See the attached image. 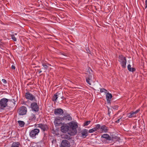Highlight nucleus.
Returning <instances> with one entry per match:
<instances>
[{"mask_svg": "<svg viewBox=\"0 0 147 147\" xmlns=\"http://www.w3.org/2000/svg\"><path fill=\"white\" fill-rule=\"evenodd\" d=\"M70 128V135L74 136L77 132V129L78 127V123L76 121H72L68 123Z\"/></svg>", "mask_w": 147, "mask_h": 147, "instance_id": "1", "label": "nucleus"}, {"mask_svg": "<svg viewBox=\"0 0 147 147\" xmlns=\"http://www.w3.org/2000/svg\"><path fill=\"white\" fill-rule=\"evenodd\" d=\"M86 81L89 85H91L92 81V76L93 75L92 71L90 68L88 69L86 73Z\"/></svg>", "mask_w": 147, "mask_h": 147, "instance_id": "2", "label": "nucleus"}, {"mask_svg": "<svg viewBox=\"0 0 147 147\" xmlns=\"http://www.w3.org/2000/svg\"><path fill=\"white\" fill-rule=\"evenodd\" d=\"M118 58V61L122 67L124 68H126L127 63L126 58L123 56L121 55L119 56Z\"/></svg>", "mask_w": 147, "mask_h": 147, "instance_id": "3", "label": "nucleus"}, {"mask_svg": "<svg viewBox=\"0 0 147 147\" xmlns=\"http://www.w3.org/2000/svg\"><path fill=\"white\" fill-rule=\"evenodd\" d=\"M8 99L3 98L1 99L0 100V109H3L7 106V102H8Z\"/></svg>", "mask_w": 147, "mask_h": 147, "instance_id": "4", "label": "nucleus"}, {"mask_svg": "<svg viewBox=\"0 0 147 147\" xmlns=\"http://www.w3.org/2000/svg\"><path fill=\"white\" fill-rule=\"evenodd\" d=\"M39 131V130L37 129H32L31 130L30 132V136L32 138H35L36 136L38 135Z\"/></svg>", "mask_w": 147, "mask_h": 147, "instance_id": "5", "label": "nucleus"}, {"mask_svg": "<svg viewBox=\"0 0 147 147\" xmlns=\"http://www.w3.org/2000/svg\"><path fill=\"white\" fill-rule=\"evenodd\" d=\"M25 97L26 99L31 101L36 100L35 97L32 94L29 92H27L25 93Z\"/></svg>", "mask_w": 147, "mask_h": 147, "instance_id": "6", "label": "nucleus"}, {"mask_svg": "<svg viewBox=\"0 0 147 147\" xmlns=\"http://www.w3.org/2000/svg\"><path fill=\"white\" fill-rule=\"evenodd\" d=\"M101 138L102 142L105 143L106 142V141H110L111 140V137L107 134H103L102 135Z\"/></svg>", "mask_w": 147, "mask_h": 147, "instance_id": "7", "label": "nucleus"}, {"mask_svg": "<svg viewBox=\"0 0 147 147\" xmlns=\"http://www.w3.org/2000/svg\"><path fill=\"white\" fill-rule=\"evenodd\" d=\"M63 121L62 117H58L55 118L54 122V124L55 126H59L61 124V121Z\"/></svg>", "mask_w": 147, "mask_h": 147, "instance_id": "8", "label": "nucleus"}, {"mask_svg": "<svg viewBox=\"0 0 147 147\" xmlns=\"http://www.w3.org/2000/svg\"><path fill=\"white\" fill-rule=\"evenodd\" d=\"M69 129V126L67 124H63L61 127V130L63 133H66Z\"/></svg>", "mask_w": 147, "mask_h": 147, "instance_id": "9", "label": "nucleus"}, {"mask_svg": "<svg viewBox=\"0 0 147 147\" xmlns=\"http://www.w3.org/2000/svg\"><path fill=\"white\" fill-rule=\"evenodd\" d=\"M27 111V108L24 106H22L19 109V114L20 115H23L26 114Z\"/></svg>", "mask_w": 147, "mask_h": 147, "instance_id": "10", "label": "nucleus"}, {"mask_svg": "<svg viewBox=\"0 0 147 147\" xmlns=\"http://www.w3.org/2000/svg\"><path fill=\"white\" fill-rule=\"evenodd\" d=\"M70 142L66 140H63L61 142L60 147H70Z\"/></svg>", "mask_w": 147, "mask_h": 147, "instance_id": "11", "label": "nucleus"}, {"mask_svg": "<svg viewBox=\"0 0 147 147\" xmlns=\"http://www.w3.org/2000/svg\"><path fill=\"white\" fill-rule=\"evenodd\" d=\"M100 133H107L109 130L108 127L104 125L100 126Z\"/></svg>", "mask_w": 147, "mask_h": 147, "instance_id": "12", "label": "nucleus"}, {"mask_svg": "<svg viewBox=\"0 0 147 147\" xmlns=\"http://www.w3.org/2000/svg\"><path fill=\"white\" fill-rule=\"evenodd\" d=\"M31 107L34 111H38V107L36 102H33L31 103Z\"/></svg>", "mask_w": 147, "mask_h": 147, "instance_id": "13", "label": "nucleus"}, {"mask_svg": "<svg viewBox=\"0 0 147 147\" xmlns=\"http://www.w3.org/2000/svg\"><path fill=\"white\" fill-rule=\"evenodd\" d=\"M54 112L56 115H61L63 113V111L61 109H55Z\"/></svg>", "mask_w": 147, "mask_h": 147, "instance_id": "14", "label": "nucleus"}, {"mask_svg": "<svg viewBox=\"0 0 147 147\" xmlns=\"http://www.w3.org/2000/svg\"><path fill=\"white\" fill-rule=\"evenodd\" d=\"M106 98L107 103H110L112 96L111 93L108 92L106 95Z\"/></svg>", "mask_w": 147, "mask_h": 147, "instance_id": "15", "label": "nucleus"}, {"mask_svg": "<svg viewBox=\"0 0 147 147\" xmlns=\"http://www.w3.org/2000/svg\"><path fill=\"white\" fill-rule=\"evenodd\" d=\"M37 127L40 128L43 131L47 130L48 128V127L46 125H43L41 124H38Z\"/></svg>", "mask_w": 147, "mask_h": 147, "instance_id": "16", "label": "nucleus"}, {"mask_svg": "<svg viewBox=\"0 0 147 147\" xmlns=\"http://www.w3.org/2000/svg\"><path fill=\"white\" fill-rule=\"evenodd\" d=\"M88 130L86 129H84L81 131V134L82 137L85 138L87 136H88Z\"/></svg>", "mask_w": 147, "mask_h": 147, "instance_id": "17", "label": "nucleus"}, {"mask_svg": "<svg viewBox=\"0 0 147 147\" xmlns=\"http://www.w3.org/2000/svg\"><path fill=\"white\" fill-rule=\"evenodd\" d=\"M63 119V120L65 119L68 120H71L72 119L71 117L69 115L66 114L64 115L63 117H62Z\"/></svg>", "mask_w": 147, "mask_h": 147, "instance_id": "18", "label": "nucleus"}, {"mask_svg": "<svg viewBox=\"0 0 147 147\" xmlns=\"http://www.w3.org/2000/svg\"><path fill=\"white\" fill-rule=\"evenodd\" d=\"M56 94L58 98L59 99H63V93L61 92H57Z\"/></svg>", "mask_w": 147, "mask_h": 147, "instance_id": "19", "label": "nucleus"}, {"mask_svg": "<svg viewBox=\"0 0 147 147\" xmlns=\"http://www.w3.org/2000/svg\"><path fill=\"white\" fill-rule=\"evenodd\" d=\"M19 142H14L12 143L11 147H19Z\"/></svg>", "mask_w": 147, "mask_h": 147, "instance_id": "20", "label": "nucleus"}, {"mask_svg": "<svg viewBox=\"0 0 147 147\" xmlns=\"http://www.w3.org/2000/svg\"><path fill=\"white\" fill-rule=\"evenodd\" d=\"M18 123L19 125L21 127H23L24 126L25 123L24 122L21 121H18Z\"/></svg>", "mask_w": 147, "mask_h": 147, "instance_id": "21", "label": "nucleus"}, {"mask_svg": "<svg viewBox=\"0 0 147 147\" xmlns=\"http://www.w3.org/2000/svg\"><path fill=\"white\" fill-rule=\"evenodd\" d=\"M136 114L134 112L131 113H129L128 114V117L129 118H131L133 117H134L135 116Z\"/></svg>", "mask_w": 147, "mask_h": 147, "instance_id": "22", "label": "nucleus"}, {"mask_svg": "<svg viewBox=\"0 0 147 147\" xmlns=\"http://www.w3.org/2000/svg\"><path fill=\"white\" fill-rule=\"evenodd\" d=\"M100 125L99 124H97L96 125L95 127H94L96 131H97L98 129H100Z\"/></svg>", "mask_w": 147, "mask_h": 147, "instance_id": "23", "label": "nucleus"}, {"mask_svg": "<svg viewBox=\"0 0 147 147\" xmlns=\"http://www.w3.org/2000/svg\"><path fill=\"white\" fill-rule=\"evenodd\" d=\"M42 66L44 67V69H46L48 68L49 66H51V65L49 64H47V65L43 63L42 64Z\"/></svg>", "mask_w": 147, "mask_h": 147, "instance_id": "24", "label": "nucleus"}, {"mask_svg": "<svg viewBox=\"0 0 147 147\" xmlns=\"http://www.w3.org/2000/svg\"><path fill=\"white\" fill-rule=\"evenodd\" d=\"M57 98V96L56 94L53 96L52 99L53 101L56 102Z\"/></svg>", "mask_w": 147, "mask_h": 147, "instance_id": "25", "label": "nucleus"}, {"mask_svg": "<svg viewBox=\"0 0 147 147\" xmlns=\"http://www.w3.org/2000/svg\"><path fill=\"white\" fill-rule=\"evenodd\" d=\"M100 92H104L106 93V94H107L108 92V91H107L106 89L104 88H100Z\"/></svg>", "mask_w": 147, "mask_h": 147, "instance_id": "26", "label": "nucleus"}, {"mask_svg": "<svg viewBox=\"0 0 147 147\" xmlns=\"http://www.w3.org/2000/svg\"><path fill=\"white\" fill-rule=\"evenodd\" d=\"M122 117H121L119 119H118L115 122L117 123H119L120 122L122 121L123 120V119H122Z\"/></svg>", "mask_w": 147, "mask_h": 147, "instance_id": "27", "label": "nucleus"}, {"mask_svg": "<svg viewBox=\"0 0 147 147\" xmlns=\"http://www.w3.org/2000/svg\"><path fill=\"white\" fill-rule=\"evenodd\" d=\"M11 37L12 39L14 41H16L17 40V39L15 37L14 35H11Z\"/></svg>", "mask_w": 147, "mask_h": 147, "instance_id": "28", "label": "nucleus"}, {"mask_svg": "<svg viewBox=\"0 0 147 147\" xmlns=\"http://www.w3.org/2000/svg\"><path fill=\"white\" fill-rule=\"evenodd\" d=\"M95 131H96L95 129L93 128L92 129H89L88 131V132L90 133H92Z\"/></svg>", "mask_w": 147, "mask_h": 147, "instance_id": "29", "label": "nucleus"}, {"mask_svg": "<svg viewBox=\"0 0 147 147\" xmlns=\"http://www.w3.org/2000/svg\"><path fill=\"white\" fill-rule=\"evenodd\" d=\"M90 123V121H86L84 123V125L87 126Z\"/></svg>", "mask_w": 147, "mask_h": 147, "instance_id": "30", "label": "nucleus"}, {"mask_svg": "<svg viewBox=\"0 0 147 147\" xmlns=\"http://www.w3.org/2000/svg\"><path fill=\"white\" fill-rule=\"evenodd\" d=\"M135 70L136 69L135 68L133 67H131L130 68V69L129 70V71H130L134 72L135 71Z\"/></svg>", "mask_w": 147, "mask_h": 147, "instance_id": "31", "label": "nucleus"}, {"mask_svg": "<svg viewBox=\"0 0 147 147\" xmlns=\"http://www.w3.org/2000/svg\"><path fill=\"white\" fill-rule=\"evenodd\" d=\"M2 82L4 84H6L7 83L6 80L4 79H2Z\"/></svg>", "mask_w": 147, "mask_h": 147, "instance_id": "32", "label": "nucleus"}, {"mask_svg": "<svg viewBox=\"0 0 147 147\" xmlns=\"http://www.w3.org/2000/svg\"><path fill=\"white\" fill-rule=\"evenodd\" d=\"M131 68V65L130 64H129L127 65V69L129 71V70L130 69V68Z\"/></svg>", "mask_w": 147, "mask_h": 147, "instance_id": "33", "label": "nucleus"}, {"mask_svg": "<svg viewBox=\"0 0 147 147\" xmlns=\"http://www.w3.org/2000/svg\"><path fill=\"white\" fill-rule=\"evenodd\" d=\"M11 68L13 69H15V67L13 65H12Z\"/></svg>", "mask_w": 147, "mask_h": 147, "instance_id": "34", "label": "nucleus"}, {"mask_svg": "<svg viewBox=\"0 0 147 147\" xmlns=\"http://www.w3.org/2000/svg\"><path fill=\"white\" fill-rule=\"evenodd\" d=\"M147 7V0L145 1V8Z\"/></svg>", "mask_w": 147, "mask_h": 147, "instance_id": "35", "label": "nucleus"}, {"mask_svg": "<svg viewBox=\"0 0 147 147\" xmlns=\"http://www.w3.org/2000/svg\"><path fill=\"white\" fill-rule=\"evenodd\" d=\"M139 111V110H137L135 112H134L135 114H136Z\"/></svg>", "mask_w": 147, "mask_h": 147, "instance_id": "36", "label": "nucleus"}, {"mask_svg": "<svg viewBox=\"0 0 147 147\" xmlns=\"http://www.w3.org/2000/svg\"><path fill=\"white\" fill-rule=\"evenodd\" d=\"M32 116L33 117V118H35V116L33 114H32Z\"/></svg>", "mask_w": 147, "mask_h": 147, "instance_id": "37", "label": "nucleus"}, {"mask_svg": "<svg viewBox=\"0 0 147 147\" xmlns=\"http://www.w3.org/2000/svg\"><path fill=\"white\" fill-rule=\"evenodd\" d=\"M42 72V71H39V74L40 73H41V72Z\"/></svg>", "mask_w": 147, "mask_h": 147, "instance_id": "38", "label": "nucleus"}, {"mask_svg": "<svg viewBox=\"0 0 147 147\" xmlns=\"http://www.w3.org/2000/svg\"><path fill=\"white\" fill-rule=\"evenodd\" d=\"M64 56H66V55H64L63 54Z\"/></svg>", "mask_w": 147, "mask_h": 147, "instance_id": "39", "label": "nucleus"}]
</instances>
